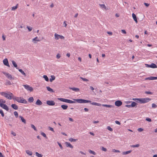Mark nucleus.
<instances>
[{
    "label": "nucleus",
    "mask_w": 157,
    "mask_h": 157,
    "mask_svg": "<svg viewBox=\"0 0 157 157\" xmlns=\"http://www.w3.org/2000/svg\"><path fill=\"white\" fill-rule=\"evenodd\" d=\"M0 106L4 109L6 110V111H9V109L8 107L6 104L1 103L0 104Z\"/></svg>",
    "instance_id": "10"
},
{
    "label": "nucleus",
    "mask_w": 157,
    "mask_h": 157,
    "mask_svg": "<svg viewBox=\"0 0 157 157\" xmlns=\"http://www.w3.org/2000/svg\"><path fill=\"white\" fill-rule=\"evenodd\" d=\"M102 106L104 107H105L107 108H113L114 107V105H107V104H102Z\"/></svg>",
    "instance_id": "15"
},
{
    "label": "nucleus",
    "mask_w": 157,
    "mask_h": 157,
    "mask_svg": "<svg viewBox=\"0 0 157 157\" xmlns=\"http://www.w3.org/2000/svg\"><path fill=\"white\" fill-rule=\"evenodd\" d=\"M145 66L147 67H150L152 68H157V65L154 63H152L151 65L145 64Z\"/></svg>",
    "instance_id": "9"
},
{
    "label": "nucleus",
    "mask_w": 157,
    "mask_h": 157,
    "mask_svg": "<svg viewBox=\"0 0 157 157\" xmlns=\"http://www.w3.org/2000/svg\"><path fill=\"white\" fill-rule=\"evenodd\" d=\"M3 73L10 80H14V77H13L12 75L9 73H7L5 72H3Z\"/></svg>",
    "instance_id": "6"
},
{
    "label": "nucleus",
    "mask_w": 157,
    "mask_h": 157,
    "mask_svg": "<svg viewBox=\"0 0 157 157\" xmlns=\"http://www.w3.org/2000/svg\"><path fill=\"white\" fill-rule=\"evenodd\" d=\"M36 155L38 157H42L43 155L37 152L35 153Z\"/></svg>",
    "instance_id": "36"
},
{
    "label": "nucleus",
    "mask_w": 157,
    "mask_h": 157,
    "mask_svg": "<svg viewBox=\"0 0 157 157\" xmlns=\"http://www.w3.org/2000/svg\"><path fill=\"white\" fill-rule=\"evenodd\" d=\"M33 100L34 99L33 97H30L28 99V101L30 103L33 102Z\"/></svg>",
    "instance_id": "28"
},
{
    "label": "nucleus",
    "mask_w": 157,
    "mask_h": 157,
    "mask_svg": "<svg viewBox=\"0 0 157 157\" xmlns=\"http://www.w3.org/2000/svg\"><path fill=\"white\" fill-rule=\"evenodd\" d=\"M18 71L19 72H20L23 75H24L25 77L26 76V74L24 72V71L21 69H19Z\"/></svg>",
    "instance_id": "31"
},
{
    "label": "nucleus",
    "mask_w": 157,
    "mask_h": 157,
    "mask_svg": "<svg viewBox=\"0 0 157 157\" xmlns=\"http://www.w3.org/2000/svg\"><path fill=\"white\" fill-rule=\"evenodd\" d=\"M107 129H108L110 131L112 132L113 131V129L109 126H107Z\"/></svg>",
    "instance_id": "43"
},
{
    "label": "nucleus",
    "mask_w": 157,
    "mask_h": 157,
    "mask_svg": "<svg viewBox=\"0 0 157 157\" xmlns=\"http://www.w3.org/2000/svg\"><path fill=\"white\" fill-rule=\"evenodd\" d=\"M48 128L50 130H51V131H52V132H54V129H53V128H52V127H48Z\"/></svg>",
    "instance_id": "54"
},
{
    "label": "nucleus",
    "mask_w": 157,
    "mask_h": 157,
    "mask_svg": "<svg viewBox=\"0 0 157 157\" xmlns=\"http://www.w3.org/2000/svg\"><path fill=\"white\" fill-rule=\"evenodd\" d=\"M0 113L1 114V115L2 117H3L4 116V114L3 113V111L2 110H1V112Z\"/></svg>",
    "instance_id": "57"
},
{
    "label": "nucleus",
    "mask_w": 157,
    "mask_h": 157,
    "mask_svg": "<svg viewBox=\"0 0 157 157\" xmlns=\"http://www.w3.org/2000/svg\"><path fill=\"white\" fill-rule=\"evenodd\" d=\"M88 151L90 153L94 155H96V153H95V152H94V151H92L91 150H88Z\"/></svg>",
    "instance_id": "32"
},
{
    "label": "nucleus",
    "mask_w": 157,
    "mask_h": 157,
    "mask_svg": "<svg viewBox=\"0 0 157 157\" xmlns=\"http://www.w3.org/2000/svg\"><path fill=\"white\" fill-rule=\"evenodd\" d=\"M157 79V77L150 76L146 78H145V80H153Z\"/></svg>",
    "instance_id": "14"
},
{
    "label": "nucleus",
    "mask_w": 157,
    "mask_h": 157,
    "mask_svg": "<svg viewBox=\"0 0 157 157\" xmlns=\"http://www.w3.org/2000/svg\"><path fill=\"white\" fill-rule=\"evenodd\" d=\"M145 93L147 94H152V93L150 91H145Z\"/></svg>",
    "instance_id": "48"
},
{
    "label": "nucleus",
    "mask_w": 157,
    "mask_h": 157,
    "mask_svg": "<svg viewBox=\"0 0 157 157\" xmlns=\"http://www.w3.org/2000/svg\"><path fill=\"white\" fill-rule=\"evenodd\" d=\"M93 122L94 124L98 123L99 122V121H93Z\"/></svg>",
    "instance_id": "64"
},
{
    "label": "nucleus",
    "mask_w": 157,
    "mask_h": 157,
    "mask_svg": "<svg viewBox=\"0 0 157 157\" xmlns=\"http://www.w3.org/2000/svg\"><path fill=\"white\" fill-rule=\"evenodd\" d=\"M23 86H24L25 88L28 91H29L30 92H32L33 91V88L32 87L28 85H23Z\"/></svg>",
    "instance_id": "7"
},
{
    "label": "nucleus",
    "mask_w": 157,
    "mask_h": 157,
    "mask_svg": "<svg viewBox=\"0 0 157 157\" xmlns=\"http://www.w3.org/2000/svg\"><path fill=\"white\" fill-rule=\"evenodd\" d=\"M47 104L49 105L52 106L55 105V102L53 101H47Z\"/></svg>",
    "instance_id": "11"
},
{
    "label": "nucleus",
    "mask_w": 157,
    "mask_h": 157,
    "mask_svg": "<svg viewBox=\"0 0 157 157\" xmlns=\"http://www.w3.org/2000/svg\"><path fill=\"white\" fill-rule=\"evenodd\" d=\"M19 117L21 118V120L22 122L24 123L25 124L26 123V120L22 116H19Z\"/></svg>",
    "instance_id": "21"
},
{
    "label": "nucleus",
    "mask_w": 157,
    "mask_h": 157,
    "mask_svg": "<svg viewBox=\"0 0 157 157\" xmlns=\"http://www.w3.org/2000/svg\"><path fill=\"white\" fill-rule=\"evenodd\" d=\"M144 5L147 7H148L149 6V4L146 3H144Z\"/></svg>",
    "instance_id": "63"
},
{
    "label": "nucleus",
    "mask_w": 157,
    "mask_h": 157,
    "mask_svg": "<svg viewBox=\"0 0 157 157\" xmlns=\"http://www.w3.org/2000/svg\"><path fill=\"white\" fill-rule=\"evenodd\" d=\"M65 144L67 147H69L71 148H73V146L70 143L66 142H65Z\"/></svg>",
    "instance_id": "17"
},
{
    "label": "nucleus",
    "mask_w": 157,
    "mask_h": 157,
    "mask_svg": "<svg viewBox=\"0 0 157 157\" xmlns=\"http://www.w3.org/2000/svg\"><path fill=\"white\" fill-rule=\"evenodd\" d=\"M36 104L38 105H40L42 104V102L39 100L37 99L36 102Z\"/></svg>",
    "instance_id": "18"
},
{
    "label": "nucleus",
    "mask_w": 157,
    "mask_h": 157,
    "mask_svg": "<svg viewBox=\"0 0 157 157\" xmlns=\"http://www.w3.org/2000/svg\"><path fill=\"white\" fill-rule=\"evenodd\" d=\"M41 135H42L44 137H45L46 138H47V137L46 135L44 132H41Z\"/></svg>",
    "instance_id": "41"
},
{
    "label": "nucleus",
    "mask_w": 157,
    "mask_h": 157,
    "mask_svg": "<svg viewBox=\"0 0 157 157\" xmlns=\"http://www.w3.org/2000/svg\"><path fill=\"white\" fill-rule=\"evenodd\" d=\"M51 78L49 79L50 81L51 82H52V81L55 79V77L53 75H52L51 76Z\"/></svg>",
    "instance_id": "23"
},
{
    "label": "nucleus",
    "mask_w": 157,
    "mask_h": 157,
    "mask_svg": "<svg viewBox=\"0 0 157 157\" xmlns=\"http://www.w3.org/2000/svg\"><path fill=\"white\" fill-rule=\"evenodd\" d=\"M26 27L28 29L29 32H31L32 30V27H30L27 26Z\"/></svg>",
    "instance_id": "42"
},
{
    "label": "nucleus",
    "mask_w": 157,
    "mask_h": 157,
    "mask_svg": "<svg viewBox=\"0 0 157 157\" xmlns=\"http://www.w3.org/2000/svg\"><path fill=\"white\" fill-rule=\"evenodd\" d=\"M55 38L56 40H58L59 39H64V37L63 36L59 35L56 33H55L54 34Z\"/></svg>",
    "instance_id": "8"
},
{
    "label": "nucleus",
    "mask_w": 157,
    "mask_h": 157,
    "mask_svg": "<svg viewBox=\"0 0 157 157\" xmlns=\"http://www.w3.org/2000/svg\"><path fill=\"white\" fill-rule=\"evenodd\" d=\"M3 64L5 66H7L8 67H10V66L9 64V62L8 61V59L7 58H5L3 59Z\"/></svg>",
    "instance_id": "13"
},
{
    "label": "nucleus",
    "mask_w": 157,
    "mask_h": 157,
    "mask_svg": "<svg viewBox=\"0 0 157 157\" xmlns=\"http://www.w3.org/2000/svg\"><path fill=\"white\" fill-rule=\"evenodd\" d=\"M36 41H40V40L38 39V37L37 36L32 39V41L33 42V43H34V44L37 43V42H36Z\"/></svg>",
    "instance_id": "16"
},
{
    "label": "nucleus",
    "mask_w": 157,
    "mask_h": 157,
    "mask_svg": "<svg viewBox=\"0 0 157 157\" xmlns=\"http://www.w3.org/2000/svg\"><path fill=\"white\" fill-rule=\"evenodd\" d=\"M137 104L134 101H133L131 104L132 107H135L136 105Z\"/></svg>",
    "instance_id": "33"
},
{
    "label": "nucleus",
    "mask_w": 157,
    "mask_h": 157,
    "mask_svg": "<svg viewBox=\"0 0 157 157\" xmlns=\"http://www.w3.org/2000/svg\"><path fill=\"white\" fill-rule=\"evenodd\" d=\"M115 122L117 124H118L119 125H120V124H121L120 122L117 121H115Z\"/></svg>",
    "instance_id": "61"
},
{
    "label": "nucleus",
    "mask_w": 157,
    "mask_h": 157,
    "mask_svg": "<svg viewBox=\"0 0 157 157\" xmlns=\"http://www.w3.org/2000/svg\"><path fill=\"white\" fill-rule=\"evenodd\" d=\"M11 106L13 109L15 110H17L18 109V106L15 104H12Z\"/></svg>",
    "instance_id": "19"
},
{
    "label": "nucleus",
    "mask_w": 157,
    "mask_h": 157,
    "mask_svg": "<svg viewBox=\"0 0 157 157\" xmlns=\"http://www.w3.org/2000/svg\"><path fill=\"white\" fill-rule=\"evenodd\" d=\"M132 17H133V18L134 20L135 21V22L136 23H137L138 21H137V18H136V15L134 13H133L132 14Z\"/></svg>",
    "instance_id": "20"
},
{
    "label": "nucleus",
    "mask_w": 157,
    "mask_h": 157,
    "mask_svg": "<svg viewBox=\"0 0 157 157\" xmlns=\"http://www.w3.org/2000/svg\"><path fill=\"white\" fill-rule=\"evenodd\" d=\"M46 88L47 89V90H48L49 91L53 92H54L53 90L52 89V88H50L49 86H47Z\"/></svg>",
    "instance_id": "30"
},
{
    "label": "nucleus",
    "mask_w": 157,
    "mask_h": 157,
    "mask_svg": "<svg viewBox=\"0 0 157 157\" xmlns=\"http://www.w3.org/2000/svg\"><path fill=\"white\" fill-rule=\"evenodd\" d=\"M151 100V99L149 98H140L139 102L140 103H147Z\"/></svg>",
    "instance_id": "4"
},
{
    "label": "nucleus",
    "mask_w": 157,
    "mask_h": 157,
    "mask_svg": "<svg viewBox=\"0 0 157 157\" xmlns=\"http://www.w3.org/2000/svg\"><path fill=\"white\" fill-rule=\"evenodd\" d=\"M132 100L136 102H137L138 101H139L140 98H133Z\"/></svg>",
    "instance_id": "55"
},
{
    "label": "nucleus",
    "mask_w": 157,
    "mask_h": 157,
    "mask_svg": "<svg viewBox=\"0 0 157 157\" xmlns=\"http://www.w3.org/2000/svg\"><path fill=\"white\" fill-rule=\"evenodd\" d=\"M18 4L16 6H13L11 9V10H14L17 8Z\"/></svg>",
    "instance_id": "38"
},
{
    "label": "nucleus",
    "mask_w": 157,
    "mask_h": 157,
    "mask_svg": "<svg viewBox=\"0 0 157 157\" xmlns=\"http://www.w3.org/2000/svg\"><path fill=\"white\" fill-rule=\"evenodd\" d=\"M58 100L61 101H62L69 103H75V101H72L69 99H68L62 98H58Z\"/></svg>",
    "instance_id": "3"
},
{
    "label": "nucleus",
    "mask_w": 157,
    "mask_h": 157,
    "mask_svg": "<svg viewBox=\"0 0 157 157\" xmlns=\"http://www.w3.org/2000/svg\"><path fill=\"white\" fill-rule=\"evenodd\" d=\"M101 149L104 151H107V149L103 147H101Z\"/></svg>",
    "instance_id": "52"
},
{
    "label": "nucleus",
    "mask_w": 157,
    "mask_h": 157,
    "mask_svg": "<svg viewBox=\"0 0 157 157\" xmlns=\"http://www.w3.org/2000/svg\"><path fill=\"white\" fill-rule=\"evenodd\" d=\"M44 78L45 79V80L47 82L48 81L49 79L47 76L46 75H44L43 76Z\"/></svg>",
    "instance_id": "34"
},
{
    "label": "nucleus",
    "mask_w": 157,
    "mask_h": 157,
    "mask_svg": "<svg viewBox=\"0 0 157 157\" xmlns=\"http://www.w3.org/2000/svg\"><path fill=\"white\" fill-rule=\"evenodd\" d=\"M63 24L64 25V27H66L67 26V22L66 21H64L63 22Z\"/></svg>",
    "instance_id": "58"
},
{
    "label": "nucleus",
    "mask_w": 157,
    "mask_h": 157,
    "mask_svg": "<svg viewBox=\"0 0 157 157\" xmlns=\"http://www.w3.org/2000/svg\"><path fill=\"white\" fill-rule=\"evenodd\" d=\"M60 57H61V56H60V55L59 54H58L56 55V57L57 59H59Z\"/></svg>",
    "instance_id": "56"
},
{
    "label": "nucleus",
    "mask_w": 157,
    "mask_h": 157,
    "mask_svg": "<svg viewBox=\"0 0 157 157\" xmlns=\"http://www.w3.org/2000/svg\"><path fill=\"white\" fill-rule=\"evenodd\" d=\"M132 150H129V151H123L122 152V154L123 155H127L129 153H131V152H132Z\"/></svg>",
    "instance_id": "22"
},
{
    "label": "nucleus",
    "mask_w": 157,
    "mask_h": 157,
    "mask_svg": "<svg viewBox=\"0 0 157 157\" xmlns=\"http://www.w3.org/2000/svg\"><path fill=\"white\" fill-rule=\"evenodd\" d=\"M5 84L6 85H11V83L10 81L6 80Z\"/></svg>",
    "instance_id": "29"
},
{
    "label": "nucleus",
    "mask_w": 157,
    "mask_h": 157,
    "mask_svg": "<svg viewBox=\"0 0 157 157\" xmlns=\"http://www.w3.org/2000/svg\"><path fill=\"white\" fill-rule=\"evenodd\" d=\"M31 127L32 128H33L34 130L35 131H37V130L36 128V127L34 126V125L33 124H31Z\"/></svg>",
    "instance_id": "39"
},
{
    "label": "nucleus",
    "mask_w": 157,
    "mask_h": 157,
    "mask_svg": "<svg viewBox=\"0 0 157 157\" xmlns=\"http://www.w3.org/2000/svg\"><path fill=\"white\" fill-rule=\"evenodd\" d=\"M57 143L58 144L59 146V147H60V148L61 149H63V147L62 145L61 144H60V143H59V142H58Z\"/></svg>",
    "instance_id": "50"
},
{
    "label": "nucleus",
    "mask_w": 157,
    "mask_h": 157,
    "mask_svg": "<svg viewBox=\"0 0 157 157\" xmlns=\"http://www.w3.org/2000/svg\"><path fill=\"white\" fill-rule=\"evenodd\" d=\"M61 107L64 110L67 109L68 108V106L66 105H62Z\"/></svg>",
    "instance_id": "27"
},
{
    "label": "nucleus",
    "mask_w": 157,
    "mask_h": 157,
    "mask_svg": "<svg viewBox=\"0 0 157 157\" xmlns=\"http://www.w3.org/2000/svg\"><path fill=\"white\" fill-rule=\"evenodd\" d=\"M12 63L14 67H16V69H18V67H17V65L16 63L14 61H12Z\"/></svg>",
    "instance_id": "24"
},
{
    "label": "nucleus",
    "mask_w": 157,
    "mask_h": 157,
    "mask_svg": "<svg viewBox=\"0 0 157 157\" xmlns=\"http://www.w3.org/2000/svg\"><path fill=\"white\" fill-rule=\"evenodd\" d=\"M122 103L121 101L120 100L116 101L115 102V105L117 106H120L122 105Z\"/></svg>",
    "instance_id": "12"
},
{
    "label": "nucleus",
    "mask_w": 157,
    "mask_h": 157,
    "mask_svg": "<svg viewBox=\"0 0 157 157\" xmlns=\"http://www.w3.org/2000/svg\"><path fill=\"white\" fill-rule=\"evenodd\" d=\"M18 98V97H15L13 95V97H12V98H13V100H16L17 101L16 98Z\"/></svg>",
    "instance_id": "62"
},
{
    "label": "nucleus",
    "mask_w": 157,
    "mask_h": 157,
    "mask_svg": "<svg viewBox=\"0 0 157 157\" xmlns=\"http://www.w3.org/2000/svg\"><path fill=\"white\" fill-rule=\"evenodd\" d=\"M70 89L75 92H78L79 91V89L77 88L73 87L70 88Z\"/></svg>",
    "instance_id": "26"
},
{
    "label": "nucleus",
    "mask_w": 157,
    "mask_h": 157,
    "mask_svg": "<svg viewBox=\"0 0 157 157\" xmlns=\"http://www.w3.org/2000/svg\"><path fill=\"white\" fill-rule=\"evenodd\" d=\"M16 99L17 101L19 103H24L25 104H27V102L26 100L21 97H18V98H17Z\"/></svg>",
    "instance_id": "5"
},
{
    "label": "nucleus",
    "mask_w": 157,
    "mask_h": 157,
    "mask_svg": "<svg viewBox=\"0 0 157 157\" xmlns=\"http://www.w3.org/2000/svg\"><path fill=\"white\" fill-rule=\"evenodd\" d=\"M6 102V101H5L3 100L2 99H0V104L1 103H5Z\"/></svg>",
    "instance_id": "47"
},
{
    "label": "nucleus",
    "mask_w": 157,
    "mask_h": 157,
    "mask_svg": "<svg viewBox=\"0 0 157 157\" xmlns=\"http://www.w3.org/2000/svg\"><path fill=\"white\" fill-rule=\"evenodd\" d=\"M146 120L147 121L149 122L151 121V119L149 118H147L146 119Z\"/></svg>",
    "instance_id": "53"
},
{
    "label": "nucleus",
    "mask_w": 157,
    "mask_h": 157,
    "mask_svg": "<svg viewBox=\"0 0 157 157\" xmlns=\"http://www.w3.org/2000/svg\"><path fill=\"white\" fill-rule=\"evenodd\" d=\"M26 153L29 155H32L33 154V152L31 151H29V150L26 151Z\"/></svg>",
    "instance_id": "25"
},
{
    "label": "nucleus",
    "mask_w": 157,
    "mask_h": 157,
    "mask_svg": "<svg viewBox=\"0 0 157 157\" xmlns=\"http://www.w3.org/2000/svg\"><path fill=\"white\" fill-rule=\"evenodd\" d=\"M112 151L114 152H120V151L119 150H116V149H113Z\"/></svg>",
    "instance_id": "46"
},
{
    "label": "nucleus",
    "mask_w": 157,
    "mask_h": 157,
    "mask_svg": "<svg viewBox=\"0 0 157 157\" xmlns=\"http://www.w3.org/2000/svg\"><path fill=\"white\" fill-rule=\"evenodd\" d=\"M140 146V145L139 144L136 145H132L130 146L131 147H138Z\"/></svg>",
    "instance_id": "35"
},
{
    "label": "nucleus",
    "mask_w": 157,
    "mask_h": 157,
    "mask_svg": "<svg viewBox=\"0 0 157 157\" xmlns=\"http://www.w3.org/2000/svg\"><path fill=\"white\" fill-rule=\"evenodd\" d=\"M121 32L122 33L124 34H126V32L125 30L122 29V30H121Z\"/></svg>",
    "instance_id": "60"
},
{
    "label": "nucleus",
    "mask_w": 157,
    "mask_h": 157,
    "mask_svg": "<svg viewBox=\"0 0 157 157\" xmlns=\"http://www.w3.org/2000/svg\"><path fill=\"white\" fill-rule=\"evenodd\" d=\"M74 100L80 103H90L91 104L93 105H95L98 106H101V104L99 103L94 102H91V101L90 100H87L82 99H74Z\"/></svg>",
    "instance_id": "1"
},
{
    "label": "nucleus",
    "mask_w": 157,
    "mask_h": 157,
    "mask_svg": "<svg viewBox=\"0 0 157 157\" xmlns=\"http://www.w3.org/2000/svg\"><path fill=\"white\" fill-rule=\"evenodd\" d=\"M152 107L153 108H155L157 107V105L154 103H153L152 104Z\"/></svg>",
    "instance_id": "51"
},
{
    "label": "nucleus",
    "mask_w": 157,
    "mask_h": 157,
    "mask_svg": "<svg viewBox=\"0 0 157 157\" xmlns=\"http://www.w3.org/2000/svg\"><path fill=\"white\" fill-rule=\"evenodd\" d=\"M125 106L128 108L132 107L131 105H125Z\"/></svg>",
    "instance_id": "59"
},
{
    "label": "nucleus",
    "mask_w": 157,
    "mask_h": 157,
    "mask_svg": "<svg viewBox=\"0 0 157 157\" xmlns=\"http://www.w3.org/2000/svg\"><path fill=\"white\" fill-rule=\"evenodd\" d=\"M137 130L139 132H141L144 130V129L142 128H139Z\"/></svg>",
    "instance_id": "49"
},
{
    "label": "nucleus",
    "mask_w": 157,
    "mask_h": 157,
    "mask_svg": "<svg viewBox=\"0 0 157 157\" xmlns=\"http://www.w3.org/2000/svg\"><path fill=\"white\" fill-rule=\"evenodd\" d=\"M0 94L2 96H4L7 99L11 100L12 99V97H13V94L12 93L9 92V94L4 92H1L0 93Z\"/></svg>",
    "instance_id": "2"
},
{
    "label": "nucleus",
    "mask_w": 157,
    "mask_h": 157,
    "mask_svg": "<svg viewBox=\"0 0 157 157\" xmlns=\"http://www.w3.org/2000/svg\"><path fill=\"white\" fill-rule=\"evenodd\" d=\"M100 6L101 7L105 9L106 7L105 5L104 4H100Z\"/></svg>",
    "instance_id": "45"
},
{
    "label": "nucleus",
    "mask_w": 157,
    "mask_h": 157,
    "mask_svg": "<svg viewBox=\"0 0 157 157\" xmlns=\"http://www.w3.org/2000/svg\"><path fill=\"white\" fill-rule=\"evenodd\" d=\"M14 115L16 117V118H17L18 117V113L16 111H15L14 112Z\"/></svg>",
    "instance_id": "44"
},
{
    "label": "nucleus",
    "mask_w": 157,
    "mask_h": 157,
    "mask_svg": "<svg viewBox=\"0 0 157 157\" xmlns=\"http://www.w3.org/2000/svg\"><path fill=\"white\" fill-rule=\"evenodd\" d=\"M80 78L83 81H86V82L89 81V80L86 78H83L81 77H80Z\"/></svg>",
    "instance_id": "40"
},
{
    "label": "nucleus",
    "mask_w": 157,
    "mask_h": 157,
    "mask_svg": "<svg viewBox=\"0 0 157 157\" xmlns=\"http://www.w3.org/2000/svg\"><path fill=\"white\" fill-rule=\"evenodd\" d=\"M77 140V139H75L71 138H70L69 140V141L71 142H75Z\"/></svg>",
    "instance_id": "37"
}]
</instances>
